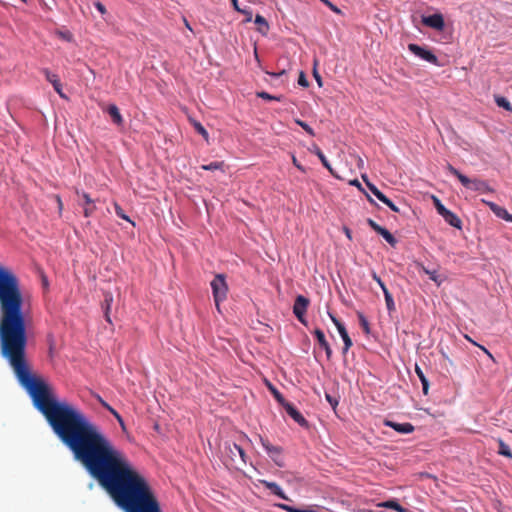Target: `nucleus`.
Listing matches in <instances>:
<instances>
[{
  "label": "nucleus",
  "mask_w": 512,
  "mask_h": 512,
  "mask_svg": "<svg viewBox=\"0 0 512 512\" xmlns=\"http://www.w3.org/2000/svg\"><path fill=\"white\" fill-rule=\"evenodd\" d=\"M255 24L258 25V31L261 34H263V35L267 34V32L269 30V24H268L267 20L262 15H259V14L256 15Z\"/></svg>",
  "instance_id": "nucleus-22"
},
{
  "label": "nucleus",
  "mask_w": 512,
  "mask_h": 512,
  "mask_svg": "<svg viewBox=\"0 0 512 512\" xmlns=\"http://www.w3.org/2000/svg\"><path fill=\"white\" fill-rule=\"evenodd\" d=\"M436 210L441 216H443L448 211V209L443 204L436 207Z\"/></svg>",
  "instance_id": "nucleus-49"
},
{
  "label": "nucleus",
  "mask_w": 512,
  "mask_h": 512,
  "mask_svg": "<svg viewBox=\"0 0 512 512\" xmlns=\"http://www.w3.org/2000/svg\"><path fill=\"white\" fill-rule=\"evenodd\" d=\"M444 220L450 224L451 226L455 227V228H458V229H461L462 227V221L460 220V218L455 214L453 213L452 211L448 210L443 216Z\"/></svg>",
  "instance_id": "nucleus-20"
},
{
  "label": "nucleus",
  "mask_w": 512,
  "mask_h": 512,
  "mask_svg": "<svg viewBox=\"0 0 512 512\" xmlns=\"http://www.w3.org/2000/svg\"><path fill=\"white\" fill-rule=\"evenodd\" d=\"M322 165L330 172L333 174V169L330 165V163L328 162V160L326 159L325 162H322Z\"/></svg>",
  "instance_id": "nucleus-52"
},
{
  "label": "nucleus",
  "mask_w": 512,
  "mask_h": 512,
  "mask_svg": "<svg viewBox=\"0 0 512 512\" xmlns=\"http://www.w3.org/2000/svg\"><path fill=\"white\" fill-rule=\"evenodd\" d=\"M384 425L393 428L400 434H409L414 431V426L411 423H397L390 420H385Z\"/></svg>",
  "instance_id": "nucleus-13"
},
{
  "label": "nucleus",
  "mask_w": 512,
  "mask_h": 512,
  "mask_svg": "<svg viewBox=\"0 0 512 512\" xmlns=\"http://www.w3.org/2000/svg\"><path fill=\"white\" fill-rule=\"evenodd\" d=\"M211 288L216 307L219 309L220 303L226 299L228 292L225 276L223 274H217L211 281Z\"/></svg>",
  "instance_id": "nucleus-2"
},
{
  "label": "nucleus",
  "mask_w": 512,
  "mask_h": 512,
  "mask_svg": "<svg viewBox=\"0 0 512 512\" xmlns=\"http://www.w3.org/2000/svg\"><path fill=\"white\" fill-rule=\"evenodd\" d=\"M416 373L419 377V379L421 380V383H422V386H423V393L426 395L428 393V381L426 379V377L424 376L422 370L416 366Z\"/></svg>",
  "instance_id": "nucleus-32"
},
{
  "label": "nucleus",
  "mask_w": 512,
  "mask_h": 512,
  "mask_svg": "<svg viewBox=\"0 0 512 512\" xmlns=\"http://www.w3.org/2000/svg\"><path fill=\"white\" fill-rule=\"evenodd\" d=\"M432 199H433L435 208L442 204V202L436 196H432Z\"/></svg>",
  "instance_id": "nucleus-53"
},
{
  "label": "nucleus",
  "mask_w": 512,
  "mask_h": 512,
  "mask_svg": "<svg viewBox=\"0 0 512 512\" xmlns=\"http://www.w3.org/2000/svg\"><path fill=\"white\" fill-rule=\"evenodd\" d=\"M114 208H115V213L118 217H120L121 219H124L134 225V223L131 221L129 216L125 214L124 210L121 208V206L117 202L114 203Z\"/></svg>",
  "instance_id": "nucleus-33"
},
{
  "label": "nucleus",
  "mask_w": 512,
  "mask_h": 512,
  "mask_svg": "<svg viewBox=\"0 0 512 512\" xmlns=\"http://www.w3.org/2000/svg\"><path fill=\"white\" fill-rule=\"evenodd\" d=\"M320 1L323 4H325L334 13L341 14V10L336 5H334L332 2H330L329 0H320Z\"/></svg>",
  "instance_id": "nucleus-41"
},
{
  "label": "nucleus",
  "mask_w": 512,
  "mask_h": 512,
  "mask_svg": "<svg viewBox=\"0 0 512 512\" xmlns=\"http://www.w3.org/2000/svg\"><path fill=\"white\" fill-rule=\"evenodd\" d=\"M232 4H233L235 10H237L238 12H240L242 14H249V17L246 19L247 22H250L252 20V12L247 9H241L238 5V0H232Z\"/></svg>",
  "instance_id": "nucleus-37"
},
{
  "label": "nucleus",
  "mask_w": 512,
  "mask_h": 512,
  "mask_svg": "<svg viewBox=\"0 0 512 512\" xmlns=\"http://www.w3.org/2000/svg\"><path fill=\"white\" fill-rule=\"evenodd\" d=\"M94 5L101 14H105L107 12L105 6L101 2H95Z\"/></svg>",
  "instance_id": "nucleus-47"
},
{
  "label": "nucleus",
  "mask_w": 512,
  "mask_h": 512,
  "mask_svg": "<svg viewBox=\"0 0 512 512\" xmlns=\"http://www.w3.org/2000/svg\"><path fill=\"white\" fill-rule=\"evenodd\" d=\"M271 391L275 397V399L284 407V404L285 403H288L285 398L283 397V395L275 388H271Z\"/></svg>",
  "instance_id": "nucleus-39"
},
{
  "label": "nucleus",
  "mask_w": 512,
  "mask_h": 512,
  "mask_svg": "<svg viewBox=\"0 0 512 512\" xmlns=\"http://www.w3.org/2000/svg\"><path fill=\"white\" fill-rule=\"evenodd\" d=\"M201 169L208 171L220 170L222 172H225V163L224 161H214L209 164L202 165Z\"/></svg>",
  "instance_id": "nucleus-24"
},
{
  "label": "nucleus",
  "mask_w": 512,
  "mask_h": 512,
  "mask_svg": "<svg viewBox=\"0 0 512 512\" xmlns=\"http://www.w3.org/2000/svg\"><path fill=\"white\" fill-rule=\"evenodd\" d=\"M298 84L303 86V87H307L308 86V80L306 79V77H305L303 72L300 73V76L298 78Z\"/></svg>",
  "instance_id": "nucleus-45"
},
{
  "label": "nucleus",
  "mask_w": 512,
  "mask_h": 512,
  "mask_svg": "<svg viewBox=\"0 0 512 512\" xmlns=\"http://www.w3.org/2000/svg\"><path fill=\"white\" fill-rule=\"evenodd\" d=\"M446 169L455 177L458 178V180L461 182V184L471 190L482 192V193H492L494 190L488 185L486 181H483L481 179H470L464 174H462L459 170H457L455 167H453L450 163H447Z\"/></svg>",
  "instance_id": "nucleus-1"
},
{
  "label": "nucleus",
  "mask_w": 512,
  "mask_h": 512,
  "mask_svg": "<svg viewBox=\"0 0 512 512\" xmlns=\"http://www.w3.org/2000/svg\"><path fill=\"white\" fill-rule=\"evenodd\" d=\"M482 202L485 203L497 217L507 222H512V215L504 207L491 201L482 200Z\"/></svg>",
  "instance_id": "nucleus-11"
},
{
  "label": "nucleus",
  "mask_w": 512,
  "mask_h": 512,
  "mask_svg": "<svg viewBox=\"0 0 512 512\" xmlns=\"http://www.w3.org/2000/svg\"><path fill=\"white\" fill-rule=\"evenodd\" d=\"M466 338H467L469 341H471L474 345H477V346H478V344H477L476 342L472 341L469 337H467V336H466ZM479 347H480V348H481V349H482V350H483V351L488 355V357H489V358H491L492 360H494L493 355H492V354H491V353H490V352H489V351H488L484 346L479 345Z\"/></svg>",
  "instance_id": "nucleus-48"
},
{
  "label": "nucleus",
  "mask_w": 512,
  "mask_h": 512,
  "mask_svg": "<svg viewBox=\"0 0 512 512\" xmlns=\"http://www.w3.org/2000/svg\"><path fill=\"white\" fill-rule=\"evenodd\" d=\"M104 111H106L109 114L114 124H116L117 126L123 125V117L120 113L119 108L115 104L108 105Z\"/></svg>",
  "instance_id": "nucleus-17"
},
{
  "label": "nucleus",
  "mask_w": 512,
  "mask_h": 512,
  "mask_svg": "<svg viewBox=\"0 0 512 512\" xmlns=\"http://www.w3.org/2000/svg\"><path fill=\"white\" fill-rule=\"evenodd\" d=\"M23 2H26V0H22Z\"/></svg>",
  "instance_id": "nucleus-60"
},
{
  "label": "nucleus",
  "mask_w": 512,
  "mask_h": 512,
  "mask_svg": "<svg viewBox=\"0 0 512 512\" xmlns=\"http://www.w3.org/2000/svg\"><path fill=\"white\" fill-rule=\"evenodd\" d=\"M259 482L265 487L267 488L268 490H270L274 495L280 497L281 499L283 500H287L289 501L290 499L288 498V496L283 492V490L281 489V487L275 483V482H270V481H267V480H259Z\"/></svg>",
  "instance_id": "nucleus-16"
},
{
  "label": "nucleus",
  "mask_w": 512,
  "mask_h": 512,
  "mask_svg": "<svg viewBox=\"0 0 512 512\" xmlns=\"http://www.w3.org/2000/svg\"><path fill=\"white\" fill-rule=\"evenodd\" d=\"M96 399L98 400V402L101 404V406L103 408H105L108 412H110L115 417V419L119 423L121 429L123 431H125L126 426H125L122 416L112 406H110L100 395H96Z\"/></svg>",
  "instance_id": "nucleus-14"
},
{
  "label": "nucleus",
  "mask_w": 512,
  "mask_h": 512,
  "mask_svg": "<svg viewBox=\"0 0 512 512\" xmlns=\"http://www.w3.org/2000/svg\"><path fill=\"white\" fill-rule=\"evenodd\" d=\"M261 444L266 450L269 457L275 462V464L279 467L284 466V462L282 459V448L280 446L272 445L268 440L260 438Z\"/></svg>",
  "instance_id": "nucleus-5"
},
{
  "label": "nucleus",
  "mask_w": 512,
  "mask_h": 512,
  "mask_svg": "<svg viewBox=\"0 0 512 512\" xmlns=\"http://www.w3.org/2000/svg\"><path fill=\"white\" fill-rule=\"evenodd\" d=\"M511 432H512V430H511Z\"/></svg>",
  "instance_id": "nucleus-61"
},
{
  "label": "nucleus",
  "mask_w": 512,
  "mask_h": 512,
  "mask_svg": "<svg viewBox=\"0 0 512 512\" xmlns=\"http://www.w3.org/2000/svg\"><path fill=\"white\" fill-rule=\"evenodd\" d=\"M383 294H384V297H385V302H386L387 310L389 312L395 311V303H394L393 297H392L391 293L389 292V290L388 289H384Z\"/></svg>",
  "instance_id": "nucleus-27"
},
{
  "label": "nucleus",
  "mask_w": 512,
  "mask_h": 512,
  "mask_svg": "<svg viewBox=\"0 0 512 512\" xmlns=\"http://www.w3.org/2000/svg\"><path fill=\"white\" fill-rule=\"evenodd\" d=\"M358 318H359L360 325L363 328L364 332L366 334H369L370 333V326H369V322L366 319V317L362 313L358 312Z\"/></svg>",
  "instance_id": "nucleus-35"
},
{
  "label": "nucleus",
  "mask_w": 512,
  "mask_h": 512,
  "mask_svg": "<svg viewBox=\"0 0 512 512\" xmlns=\"http://www.w3.org/2000/svg\"><path fill=\"white\" fill-rule=\"evenodd\" d=\"M322 165L330 172L333 174V169L330 165V163L328 162V160L326 159L325 162H322Z\"/></svg>",
  "instance_id": "nucleus-51"
},
{
  "label": "nucleus",
  "mask_w": 512,
  "mask_h": 512,
  "mask_svg": "<svg viewBox=\"0 0 512 512\" xmlns=\"http://www.w3.org/2000/svg\"><path fill=\"white\" fill-rule=\"evenodd\" d=\"M225 453L233 463H236L237 458H239L241 463H246V453L244 449L236 443H226Z\"/></svg>",
  "instance_id": "nucleus-7"
},
{
  "label": "nucleus",
  "mask_w": 512,
  "mask_h": 512,
  "mask_svg": "<svg viewBox=\"0 0 512 512\" xmlns=\"http://www.w3.org/2000/svg\"><path fill=\"white\" fill-rule=\"evenodd\" d=\"M350 184L354 185V186H356L358 188H361V184H360V182L357 179L351 181Z\"/></svg>",
  "instance_id": "nucleus-54"
},
{
  "label": "nucleus",
  "mask_w": 512,
  "mask_h": 512,
  "mask_svg": "<svg viewBox=\"0 0 512 512\" xmlns=\"http://www.w3.org/2000/svg\"><path fill=\"white\" fill-rule=\"evenodd\" d=\"M497 443L499 446L498 454L512 459V452L509 446L501 438L497 439Z\"/></svg>",
  "instance_id": "nucleus-25"
},
{
  "label": "nucleus",
  "mask_w": 512,
  "mask_h": 512,
  "mask_svg": "<svg viewBox=\"0 0 512 512\" xmlns=\"http://www.w3.org/2000/svg\"><path fill=\"white\" fill-rule=\"evenodd\" d=\"M362 179L366 183L369 190L373 193V195H375V197H377V199H379L380 201L385 199L386 196L374 184L369 182L366 175H362Z\"/></svg>",
  "instance_id": "nucleus-23"
},
{
  "label": "nucleus",
  "mask_w": 512,
  "mask_h": 512,
  "mask_svg": "<svg viewBox=\"0 0 512 512\" xmlns=\"http://www.w3.org/2000/svg\"><path fill=\"white\" fill-rule=\"evenodd\" d=\"M277 507H279L280 509L287 511V512H316L314 509H311V508L300 509V508H295V507L287 505V504H277Z\"/></svg>",
  "instance_id": "nucleus-28"
},
{
  "label": "nucleus",
  "mask_w": 512,
  "mask_h": 512,
  "mask_svg": "<svg viewBox=\"0 0 512 512\" xmlns=\"http://www.w3.org/2000/svg\"><path fill=\"white\" fill-rule=\"evenodd\" d=\"M372 278L378 283V285L381 287L383 292H384V289H387L384 282L381 280V278L376 273H373Z\"/></svg>",
  "instance_id": "nucleus-44"
},
{
  "label": "nucleus",
  "mask_w": 512,
  "mask_h": 512,
  "mask_svg": "<svg viewBox=\"0 0 512 512\" xmlns=\"http://www.w3.org/2000/svg\"><path fill=\"white\" fill-rule=\"evenodd\" d=\"M316 80L318 81L319 84H321V78L319 76L316 75Z\"/></svg>",
  "instance_id": "nucleus-58"
},
{
  "label": "nucleus",
  "mask_w": 512,
  "mask_h": 512,
  "mask_svg": "<svg viewBox=\"0 0 512 512\" xmlns=\"http://www.w3.org/2000/svg\"><path fill=\"white\" fill-rule=\"evenodd\" d=\"M41 72L44 74L46 80L52 84L54 90L59 94V96L61 98H67L66 95L63 93L62 84L60 82L58 75L52 73L48 69H42Z\"/></svg>",
  "instance_id": "nucleus-10"
},
{
  "label": "nucleus",
  "mask_w": 512,
  "mask_h": 512,
  "mask_svg": "<svg viewBox=\"0 0 512 512\" xmlns=\"http://www.w3.org/2000/svg\"><path fill=\"white\" fill-rule=\"evenodd\" d=\"M257 97L259 98H262L264 100H275V101H281V96H274V95H271L265 91H261V92H257Z\"/></svg>",
  "instance_id": "nucleus-36"
},
{
  "label": "nucleus",
  "mask_w": 512,
  "mask_h": 512,
  "mask_svg": "<svg viewBox=\"0 0 512 512\" xmlns=\"http://www.w3.org/2000/svg\"><path fill=\"white\" fill-rule=\"evenodd\" d=\"M346 235L348 238H351L350 231L348 229L346 230Z\"/></svg>",
  "instance_id": "nucleus-57"
},
{
  "label": "nucleus",
  "mask_w": 512,
  "mask_h": 512,
  "mask_svg": "<svg viewBox=\"0 0 512 512\" xmlns=\"http://www.w3.org/2000/svg\"><path fill=\"white\" fill-rule=\"evenodd\" d=\"M417 268L420 272H423L424 274L428 275L429 279L436 283L438 286L441 285L442 279H440L436 270H429L421 263H417Z\"/></svg>",
  "instance_id": "nucleus-19"
},
{
  "label": "nucleus",
  "mask_w": 512,
  "mask_h": 512,
  "mask_svg": "<svg viewBox=\"0 0 512 512\" xmlns=\"http://www.w3.org/2000/svg\"><path fill=\"white\" fill-rule=\"evenodd\" d=\"M56 199H57V203H58L59 209L61 210L62 207H63L62 201H61L59 196H56Z\"/></svg>",
  "instance_id": "nucleus-55"
},
{
  "label": "nucleus",
  "mask_w": 512,
  "mask_h": 512,
  "mask_svg": "<svg viewBox=\"0 0 512 512\" xmlns=\"http://www.w3.org/2000/svg\"><path fill=\"white\" fill-rule=\"evenodd\" d=\"M329 316H330L332 322L334 323V325L336 326V328L344 342L343 353L345 354L351 348V346L353 344L352 340H351L350 336L348 335V332H347L345 326L331 313H329Z\"/></svg>",
  "instance_id": "nucleus-8"
},
{
  "label": "nucleus",
  "mask_w": 512,
  "mask_h": 512,
  "mask_svg": "<svg viewBox=\"0 0 512 512\" xmlns=\"http://www.w3.org/2000/svg\"><path fill=\"white\" fill-rule=\"evenodd\" d=\"M408 49L415 56H417L431 64L439 65L437 56L435 54H433L431 51L426 50L425 48H423L417 44H414V43H410L408 45Z\"/></svg>",
  "instance_id": "nucleus-6"
},
{
  "label": "nucleus",
  "mask_w": 512,
  "mask_h": 512,
  "mask_svg": "<svg viewBox=\"0 0 512 512\" xmlns=\"http://www.w3.org/2000/svg\"><path fill=\"white\" fill-rule=\"evenodd\" d=\"M381 202L387 205L394 212L398 213L400 211L399 208L387 197H385Z\"/></svg>",
  "instance_id": "nucleus-42"
},
{
  "label": "nucleus",
  "mask_w": 512,
  "mask_h": 512,
  "mask_svg": "<svg viewBox=\"0 0 512 512\" xmlns=\"http://www.w3.org/2000/svg\"><path fill=\"white\" fill-rule=\"evenodd\" d=\"M184 23H185V26L189 29V30H192L191 27H190V24L189 22L187 21L186 18H184Z\"/></svg>",
  "instance_id": "nucleus-56"
},
{
  "label": "nucleus",
  "mask_w": 512,
  "mask_h": 512,
  "mask_svg": "<svg viewBox=\"0 0 512 512\" xmlns=\"http://www.w3.org/2000/svg\"><path fill=\"white\" fill-rule=\"evenodd\" d=\"M57 34L59 35L60 38H62L63 40H65L67 42H71L73 40V35L69 30L58 31Z\"/></svg>",
  "instance_id": "nucleus-40"
},
{
  "label": "nucleus",
  "mask_w": 512,
  "mask_h": 512,
  "mask_svg": "<svg viewBox=\"0 0 512 512\" xmlns=\"http://www.w3.org/2000/svg\"><path fill=\"white\" fill-rule=\"evenodd\" d=\"M378 506L388 508V509H393L397 512H409L406 508L401 506L396 500H388V501L380 503Z\"/></svg>",
  "instance_id": "nucleus-21"
},
{
  "label": "nucleus",
  "mask_w": 512,
  "mask_h": 512,
  "mask_svg": "<svg viewBox=\"0 0 512 512\" xmlns=\"http://www.w3.org/2000/svg\"><path fill=\"white\" fill-rule=\"evenodd\" d=\"M368 200L371 202V203H375L374 200L368 196Z\"/></svg>",
  "instance_id": "nucleus-59"
},
{
  "label": "nucleus",
  "mask_w": 512,
  "mask_h": 512,
  "mask_svg": "<svg viewBox=\"0 0 512 512\" xmlns=\"http://www.w3.org/2000/svg\"><path fill=\"white\" fill-rule=\"evenodd\" d=\"M390 245L394 246L396 244L395 237L385 228H381L378 232Z\"/></svg>",
  "instance_id": "nucleus-30"
},
{
  "label": "nucleus",
  "mask_w": 512,
  "mask_h": 512,
  "mask_svg": "<svg viewBox=\"0 0 512 512\" xmlns=\"http://www.w3.org/2000/svg\"><path fill=\"white\" fill-rule=\"evenodd\" d=\"M292 163L298 170H300L301 172H305L304 167L298 162L295 156H292Z\"/></svg>",
  "instance_id": "nucleus-46"
},
{
  "label": "nucleus",
  "mask_w": 512,
  "mask_h": 512,
  "mask_svg": "<svg viewBox=\"0 0 512 512\" xmlns=\"http://www.w3.org/2000/svg\"><path fill=\"white\" fill-rule=\"evenodd\" d=\"M313 334L315 335L320 347L325 350L327 358L330 359L332 356V349L325 338L324 332L321 329L317 328L314 330Z\"/></svg>",
  "instance_id": "nucleus-15"
},
{
  "label": "nucleus",
  "mask_w": 512,
  "mask_h": 512,
  "mask_svg": "<svg viewBox=\"0 0 512 512\" xmlns=\"http://www.w3.org/2000/svg\"><path fill=\"white\" fill-rule=\"evenodd\" d=\"M193 126H194L195 130L199 134H201L206 141H208L209 134H208L207 130L204 128V126L201 123L197 122V121L193 122Z\"/></svg>",
  "instance_id": "nucleus-34"
},
{
  "label": "nucleus",
  "mask_w": 512,
  "mask_h": 512,
  "mask_svg": "<svg viewBox=\"0 0 512 512\" xmlns=\"http://www.w3.org/2000/svg\"><path fill=\"white\" fill-rule=\"evenodd\" d=\"M37 274H38V277L41 281V286H42V290H43V293H47L49 291V281H48V278L47 276L45 275V273L43 272L42 269H37Z\"/></svg>",
  "instance_id": "nucleus-26"
},
{
  "label": "nucleus",
  "mask_w": 512,
  "mask_h": 512,
  "mask_svg": "<svg viewBox=\"0 0 512 512\" xmlns=\"http://www.w3.org/2000/svg\"><path fill=\"white\" fill-rule=\"evenodd\" d=\"M112 302H113V295L110 292L105 293L102 306L104 308L105 320L110 324H112V320L110 318V309H111Z\"/></svg>",
  "instance_id": "nucleus-18"
},
{
  "label": "nucleus",
  "mask_w": 512,
  "mask_h": 512,
  "mask_svg": "<svg viewBox=\"0 0 512 512\" xmlns=\"http://www.w3.org/2000/svg\"><path fill=\"white\" fill-rule=\"evenodd\" d=\"M326 399L333 407H335L338 404V402L329 394H326Z\"/></svg>",
  "instance_id": "nucleus-50"
},
{
  "label": "nucleus",
  "mask_w": 512,
  "mask_h": 512,
  "mask_svg": "<svg viewBox=\"0 0 512 512\" xmlns=\"http://www.w3.org/2000/svg\"><path fill=\"white\" fill-rule=\"evenodd\" d=\"M284 409L285 411L287 412V414L296 422L298 423L300 426L302 427H307L308 426V422L307 420L304 418V416L294 407L293 404L291 403H285L284 404Z\"/></svg>",
  "instance_id": "nucleus-12"
},
{
  "label": "nucleus",
  "mask_w": 512,
  "mask_h": 512,
  "mask_svg": "<svg viewBox=\"0 0 512 512\" xmlns=\"http://www.w3.org/2000/svg\"><path fill=\"white\" fill-rule=\"evenodd\" d=\"M309 299L303 295H298L293 305V313L296 318L304 325H306L305 314L309 306Z\"/></svg>",
  "instance_id": "nucleus-4"
},
{
  "label": "nucleus",
  "mask_w": 512,
  "mask_h": 512,
  "mask_svg": "<svg viewBox=\"0 0 512 512\" xmlns=\"http://www.w3.org/2000/svg\"><path fill=\"white\" fill-rule=\"evenodd\" d=\"M78 196V205L83 207V214L85 217H90L96 211V205L90 195L84 191L76 190Z\"/></svg>",
  "instance_id": "nucleus-3"
},
{
  "label": "nucleus",
  "mask_w": 512,
  "mask_h": 512,
  "mask_svg": "<svg viewBox=\"0 0 512 512\" xmlns=\"http://www.w3.org/2000/svg\"><path fill=\"white\" fill-rule=\"evenodd\" d=\"M367 223L368 225L375 231V232H379L382 228V226L378 225L374 220L372 219H367Z\"/></svg>",
  "instance_id": "nucleus-43"
},
{
  "label": "nucleus",
  "mask_w": 512,
  "mask_h": 512,
  "mask_svg": "<svg viewBox=\"0 0 512 512\" xmlns=\"http://www.w3.org/2000/svg\"><path fill=\"white\" fill-rule=\"evenodd\" d=\"M422 22L424 25L436 29L438 31H442L445 26L444 18L439 13L423 17Z\"/></svg>",
  "instance_id": "nucleus-9"
},
{
  "label": "nucleus",
  "mask_w": 512,
  "mask_h": 512,
  "mask_svg": "<svg viewBox=\"0 0 512 512\" xmlns=\"http://www.w3.org/2000/svg\"><path fill=\"white\" fill-rule=\"evenodd\" d=\"M308 150L311 152V153H314L315 155H317V157L319 158V160L322 162H325V160L327 159L325 157V155L323 154V152L321 151V149L318 147L317 144H312L311 147L308 148Z\"/></svg>",
  "instance_id": "nucleus-31"
},
{
  "label": "nucleus",
  "mask_w": 512,
  "mask_h": 512,
  "mask_svg": "<svg viewBox=\"0 0 512 512\" xmlns=\"http://www.w3.org/2000/svg\"><path fill=\"white\" fill-rule=\"evenodd\" d=\"M495 102L499 107L504 108L507 111H512V105L505 97L496 96Z\"/></svg>",
  "instance_id": "nucleus-29"
},
{
  "label": "nucleus",
  "mask_w": 512,
  "mask_h": 512,
  "mask_svg": "<svg viewBox=\"0 0 512 512\" xmlns=\"http://www.w3.org/2000/svg\"><path fill=\"white\" fill-rule=\"evenodd\" d=\"M295 123L303 128L309 135L315 136L314 130L306 122L300 119H295Z\"/></svg>",
  "instance_id": "nucleus-38"
}]
</instances>
